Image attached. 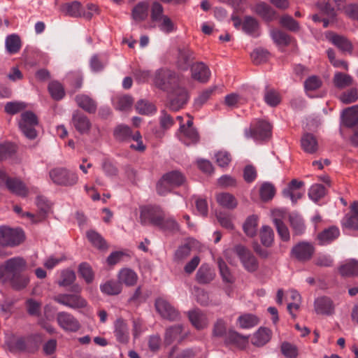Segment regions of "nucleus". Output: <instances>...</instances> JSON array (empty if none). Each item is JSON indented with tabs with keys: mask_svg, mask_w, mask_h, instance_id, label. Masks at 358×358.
Here are the masks:
<instances>
[{
	"mask_svg": "<svg viewBox=\"0 0 358 358\" xmlns=\"http://www.w3.org/2000/svg\"><path fill=\"white\" fill-rule=\"evenodd\" d=\"M238 322L242 328L249 329L257 325L259 320L256 316L251 314H247L240 316L238 317Z\"/></svg>",
	"mask_w": 358,
	"mask_h": 358,
	"instance_id": "13d9d810",
	"label": "nucleus"
},
{
	"mask_svg": "<svg viewBox=\"0 0 358 358\" xmlns=\"http://www.w3.org/2000/svg\"><path fill=\"white\" fill-rule=\"evenodd\" d=\"M270 55L271 54L267 50L259 48L254 50L251 53V58L255 64L259 65L266 62Z\"/></svg>",
	"mask_w": 358,
	"mask_h": 358,
	"instance_id": "49530a36",
	"label": "nucleus"
},
{
	"mask_svg": "<svg viewBox=\"0 0 358 358\" xmlns=\"http://www.w3.org/2000/svg\"><path fill=\"white\" fill-rule=\"evenodd\" d=\"M164 181L172 187H175L183 185L185 177L178 171H172L164 175Z\"/></svg>",
	"mask_w": 358,
	"mask_h": 358,
	"instance_id": "7c9ffc66",
	"label": "nucleus"
},
{
	"mask_svg": "<svg viewBox=\"0 0 358 358\" xmlns=\"http://www.w3.org/2000/svg\"><path fill=\"white\" fill-rule=\"evenodd\" d=\"M133 101V99L129 95L120 96L117 99L115 108L119 110H127L131 107Z\"/></svg>",
	"mask_w": 358,
	"mask_h": 358,
	"instance_id": "0e129e2a",
	"label": "nucleus"
},
{
	"mask_svg": "<svg viewBox=\"0 0 358 358\" xmlns=\"http://www.w3.org/2000/svg\"><path fill=\"white\" fill-rule=\"evenodd\" d=\"M136 109L141 115H149L155 110V108L152 103L143 100L136 103Z\"/></svg>",
	"mask_w": 358,
	"mask_h": 358,
	"instance_id": "774afa93",
	"label": "nucleus"
},
{
	"mask_svg": "<svg viewBox=\"0 0 358 358\" xmlns=\"http://www.w3.org/2000/svg\"><path fill=\"white\" fill-rule=\"evenodd\" d=\"M155 306L158 313L164 319L170 322H177L181 319L180 312L164 298L157 299Z\"/></svg>",
	"mask_w": 358,
	"mask_h": 358,
	"instance_id": "0eeeda50",
	"label": "nucleus"
},
{
	"mask_svg": "<svg viewBox=\"0 0 358 358\" xmlns=\"http://www.w3.org/2000/svg\"><path fill=\"white\" fill-rule=\"evenodd\" d=\"M251 9L266 22H271L275 18V11L265 2L257 3Z\"/></svg>",
	"mask_w": 358,
	"mask_h": 358,
	"instance_id": "f3484780",
	"label": "nucleus"
},
{
	"mask_svg": "<svg viewBox=\"0 0 358 358\" xmlns=\"http://www.w3.org/2000/svg\"><path fill=\"white\" fill-rule=\"evenodd\" d=\"M271 338L270 331L266 328H260L252 338V343L257 346L265 345Z\"/></svg>",
	"mask_w": 358,
	"mask_h": 358,
	"instance_id": "c03bdc74",
	"label": "nucleus"
},
{
	"mask_svg": "<svg viewBox=\"0 0 358 358\" xmlns=\"http://www.w3.org/2000/svg\"><path fill=\"white\" fill-rule=\"evenodd\" d=\"M271 35L274 42L278 45L287 46L291 43L290 36L282 31L273 30Z\"/></svg>",
	"mask_w": 358,
	"mask_h": 358,
	"instance_id": "8fccbe9b",
	"label": "nucleus"
},
{
	"mask_svg": "<svg viewBox=\"0 0 358 358\" xmlns=\"http://www.w3.org/2000/svg\"><path fill=\"white\" fill-rule=\"evenodd\" d=\"M165 212L158 206H143L140 207V222L143 225L150 224L157 227L163 221Z\"/></svg>",
	"mask_w": 358,
	"mask_h": 358,
	"instance_id": "20e7f679",
	"label": "nucleus"
},
{
	"mask_svg": "<svg viewBox=\"0 0 358 358\" xmlns=\"http://www.w3.org/2000/svg\"><path fill=\"white\" fill-rule=\"evenodd\" d=\"M54 300L73 309L84 308L87 306V301L78 294H59L55 296Z\"/></svg>",
	"mask_w": 358,
	"mask_h": 358,
	"instance_id": "6e6552de",
	"label": "nucleus"
},
{
	"mask_svg": "<svg viewBox=\"0 0 358 358\" xmlns=\"http://www.w3.org/2000/svg\"><path fill=\"white\" fill-rule=\"evenodd\" d=\"M247 341V338L234 331H229L226 334L225 343L227 344H234L238 347L243 346Z\"/></svg>",
	"mask_w": 358,
	"mask_h": 358,
	"instance_id": "09e8293b",
	"label": "nucleus"
},
{
	"mask_svg": "<svg viewBox=\"0 0 358 358\" xmlns=\"http://www.w3.org/2000/svg\"><path fill=\"white\" fill-rule=\"evenodd\" d=\"M194 59L193 52L188 48H178V66L182 70H187L189 63Z\"/></svg>",
	"mask_w": 358,
	"mask_h": 358,
	"instance_id": "bb28decb",
	"label": "nucleus"
},
{
	"mask_svg": "<svg viewBox=\"0 0 358 358\" xmlns=\"http://www.w3.org/2000/svg\"><path fill=\"white\" fill-rule=\"evenodd\" d=\"M51 180L57 185L63 187H72L77 184L78 176L64 167H55L49 171Z\"/></svg>",
	"mask_w": 358,
	"mask_h": 358,
	"instance_id": "7ed1b4c3",
	"label": "nucleus"
},
{
	"mask_svg": "<svg viewBox=\"0 0 358 358\" xmlns=\"http://www.w3.org/2000/svg\"><path fill=\"white\" fill-rule=\"evenodd\" d=\"M17 145L11 142H4L0 144V161L11 158L17 152Z\"/></svg>",
	"mask_w": 358,
	"mask_h": 358,
	"instance_id": "4c0bfd02",
	"label": "nucleus"
},
{
	"mask_svg": "<svg viewBox=\"0 0 358 358\" xmlns=\"http://www.w3.org/2000/svg\"><path fill=\"white\" fill-rule=\"evenodd\" d=\"M113 134L116 140L124 141L131 138V131L127 126L119 125L115 129Z\"/></svg>",
	"mask_w": 358,
	"mask_h": 358,
	"instance_id": "864d4df0",
	"label": "nucleus"
},
{
	"mask_svg": "<svg viewBox=\"0 0 358 358\" xmlns=\"http://www.w3.org/2000/svg\"><path fill=\"white\" fill-rule=\"evenodd\" d=\"M149 5L146 2H139L131 10V17L137 22L144 21L148 16Z\"/></svg>",
	"mask_w": 358,
	"mask_h": 358,
	"instance_id": "cd10ccee",
	"label": "nucleus"
},
{
	"mask_svg": "<svg viewBox=\"0 0 358 358\" xmlns=\"http://www.w3.org/2000/svg\"><path fill=\"white\" fill-rule=\"evenodd\" d=\"M352 82L353 79L350 75L341 72L336 73L333 78V83L338 89L348 87L352 85Z\"/></svg>",
	"mask_w": 358,
	"mask_h": 358,
	"instance_id": "c9c22d12",
	"label": "nucleus"
},
{
	"mask_svg": "<svg viewBox=\"0 0 358 358\" xmlns=\"http://www.w3.org/2000/svg\"><path fill=\"white\" fill-rule=\"evenodd\" d=\"M264 101L268 106L275 107L280 103L281 98L274 90H267L264 94Z\"/></svg>",
	"mask_w": 358,
	"mask_h": 358,
	"instance_id": "4d7b16f0",
	"label": "nucleus"
},
{
	"mask_svg": "<svg viewBox=\"0 0 358 358\" xmlns=\"http://www.w3.org/2000/svg\"><path fill=\"white\" fill-rule=\"evenodd\" d=\"M275 194V187L270 183H264L260 188V196L263 201L271 200Z\"/></svg>",
	"mask_w": 358,
	"mask_h": 358,
	"instance_id": "680f3d73",
	"label": "nucleus"
},
{
	"mask_svg": "<svg viewBox=\"0 0 358 358\" xmlns=\"http://www.w3.org/2000/svg\"><path fill=\"white\" fill-rule=\"evenodd\" d=\"M301 145L304 152L311 155L317 152L319 149L316 137L310 133H306L301 136Z\"/></svg>",
	"mask_w": 358,
	"mask_h": 358,
	"instance_id": "aec40b11",
	"label": "nucleus"
},
{
	"mask_svg": "<svg viewBox=\"0 0 358 358\" xmlns=\"http://www.w3.org/2000/svg\"><path fill=\"white\" fill-rule=\"evenodd\" d=\"M76 280V274L71 270H64L61 273V278L59 281L60 286L66 287L71 285Z\"/></svg>",
	"mask_w": 358,
	"mask_h": 358,
	"instance_id": "bf43d9fd",
	"label": "nucleus"
},
{
	"mask_svg": "<svg viewBox=\"0 0 358 358\" xmlns=\"http://www.w3.org/2000/svg\"><path fill=\"white\" fill-rule=\"evenodd\" d=\"M177 73L167 68L157 70L153 76V83L158 89L169 92L175 89L178 83Z\"/></svg>",
	"mask_w": 358,
	"mask_h": 358,
	"instance_id": "f03ea898",
	"label": "nucleus"
},
{
	"mask_svg": "<svg viewBox=\"0 0 358 358\" xmlns=\"http://www.w3.org/2000/svg\"><path fill=\"white\" fill-rule=\"evenodd\" d=\"M244 268L249 272H253L258 267L255 257L248 248H234Z\"/></svg>",
	"mask_w": 358,
	"mask_h": 358,
	"instance_id": "9d476101",
	"label": "nucleus"
},
{
	"mask_svg": "<svg viewBox=\"0 0 358 358\" xmlns=\"http://www.w3.org/2000/svg\"><path fill=\"white\" fill-rule=\"evenodd\" d=\"M290 226L296 235L302 234L306 229L303 219L297 214H291L289 216Z\"/></svg>",
	"mask_w": 358,
	"mask_h": 358,
	"instance_id": "79ce46f5",
	"label": "nucleus"
},
{
	"mask_svg": "<svg viewBox=\"0 0 358 358\" xmlns=\"http://www.w3.org/2000/svg\"><path fill=\"white\" fill-rule=\"evenodd\" d=\"M192 78L202 83H207L210 76V71L203 62H196L191 66Z\"/></svg>",
	"mask_w": 358,
	"mask_h": 358,
	"instance_id": "ddd939ff",
	"label": "nucleus"
},
{
	"mask_svg": "<svg viewBox=\"0 0 358 358\" xmlns=\"http://www.w3.org/2000/svg\"><path fill=\"white\" fill-rule=\"evenodd\" d=\"M101 291L108 295H117L122 291V285L120 282L115 280H108L101 285Z\"/></svg>",
	"mask_w": 358,
	"mask_h": 358,
	"instance_id": "ea45409f",
	"label": "nucleus"
},
{
	"mask_svg": "<svg viewBox=\"0 0 358 358\" xmlns=\"http://www.w3.org/2000/svg\"><path fill=\"white\" fill-rule=\"evenodd\" d=\"M326 38L343 52L352 54L354 47L347 37L329 31L327 33Z\"/></svg>",
	"mask_w": 358,
	"mask_h": 358,
	"instance_id": "9b49d317",
	"label": "nucleus"
},
{
	"mask_svg": "<svg viewBox=\"0 0 358 358\" xmlns=\"http://www.w3.org/2000/svg\"><path fill=\"white\" fill-rule=\"evenodd\" d=\"M114 336L117 342L127 344L130 338L129 327L122 318H118L114 323Z\"/></svg>",
	"mask_w": 358,
	"mask_h": 358,
	"instance_id": "f8f14e48",
	"label": "nucleus"
},
{
	"mask_svg": "<svg viewBox=\"0 0 358 358\" xmlns=\"http://www.w3.org/2000/svg\"><path fill=\"white\" fill-rule=\"evenodd\" d=\"M117 277L121 285L124 284L128 287L135 285L138 278L137 273L129 268L121 269L118 273Z\"/></svg>",
	"mask_w": 358,
	"mask_h": 358,
	"instance_id": "b1692460",
	"label": "nucleus"
},
{
	"mask_svg": "<svg viewBox=\"0 0 358 358\" xmlns=\"http://www.w3.org/2000/svg\"><path fill=\"white\" fill-rule=\"evenodd\" d=\"M216 200L220 206L230 210L236 208L238 205V201L235 196L227 192L217 194Z\"/></svg>",
	"mask_w": 358,
	"mask_h": 358,
	"instance_id": "2f4dec72",
	"label": "nucleus"
},
{
	"mask_svg": "<svg viewBox=\"0 0 358 358\" xmlns=\"http://www.w3.org/2000/svg\"><path fill=\"white\" fill-rule=\"evenodd\" d=\"M157 227L163 231L172 234L176 233L180 230L178 223L173 217H166L165 214L163 216V221L161 222V224Z\"/></svg>",
	"mask_w": 358,
	"mask_h": 358,
	"instance_id": "58836bf2",
	"label": "nucleus"
},
{
	"mask_svg": "<svg viewBox=\"0 0 358 358\" xmlns=\"http://www.w3.org/2000/svg\"><path fill=\"white\" fill-rule=\"evenodd\" d=\"M339 234V229L336 227L333 226L326 229L317 235L319 243L320 245L329 244L332 241L336 239Z\"/></svg>",
	"mask_w": 358,
	"mask_h": 358,
	"instance_id": "c85d7f7f",
	"label": "nucleus"
},
{
	"mask_svg": "<svg viewBox=\"0 0 358 358\" xmlns=\"http://www.w3.org/2000/svg\"><path fill=\"white\" fill-rule=\"evenodd\" d=\"M78 275L84 279L87 284H91L94 279V272L92 266L87 262H83L79 264Z\"/></svg>",
	"mask_w": 358,
	"mask_h": 358,
	"instance_id": "f704fd0d",
	"label": "nucleus"
},
{
	"mask_svg": "<svg viewBox=\"0 0 358 358\" xmlns=\"http://www.w3.org/2000/svg\"><path fill=\"white\" fill-rule=\"evenodd\" d=\"M259 238L264 246H270L274 240V232L271 227L262 226L259 231Z\"/></svg>",
	"mask_w": 358,
	"mask_h": 358,
	"instance_id": "37998d69",
	"label": "nucleus"
},
{
	"mask_svg": "<svg viewBox=\"0 0 358 358\" xmlns=\"http://www.w3.org/2000/svg\"><path fill=\"white\" fill-rule=\"evenodd\" d=\"M343 226L349 229L358 231L357 215L347 214L343 218Z\"/></svg>",
	"mask_w": 358,
	"mask_h": 358,
	"instance_id": "338daca9",
	"label": "nucleus"
},
{
	"mask_svg": "<svg viewBox=\"0 0 358 358\" xmlns=\"http://www.w3.org/2000/svg\"><path fill=\"white\" fill-rule=\"evenodd\" d=\"M163 6L159 2H154L151 7V20L152 22H159L165 16Z\"/></svg>",
	"mask_w": 358,
	"mask_h": 358,
	"instance_id": "052dcab7",
	"label": "nucleus"
},
{
	"mask_svg": "<svg viewBox=\"0 0 358 358\" xmlns=\"http://www.w3.org/2000/svg\"><path fill=\"white\" fill-rule=\"evenodd\" d=\"M178 138L185 145L196 144L199 141V134L195 128H185L183 124L180 126Z\"/></svg>",
	"mask_w": 358,
	"mask_h": 358,
	"instance_id": "dca6fc26",
	"label": "nucleus"
},
{
	"mask_svg": "<svg viewBox=\"0 0 358 358\" xmlns=\"http://www.w3.org/2000/svg\"><path fill=\"white\" fill-rule=\"evenodd\" d=\"M6 187L12 193L22 197L28 194V189L24 182L17 178H10L6 181Z\"/></svg>",
	"mask_w": 358,
	"mask_h": 358,
	"instance_id": "a878e982",
	"label": "nucleus"
},
{
	"mask_svg": "<svg viewBox=\"0 0 358 358\" xmlns=\"http://www.w3.org/2000/svg\"><path fill=\"white\" fill-rule=\"evenodd\" d=\"M322 82L317 76L308 77L304 82L305 89L308 91H315L322 86Z\"/></svg>",
	"mask_w": 358,
	"mask_h": 358,
	"instance_id": "69168bd1",
	"label": "nucleus"
},
{
	"mask_svg": "<svg viewBox=\"0 0 358 358\" xmlns=\"http://www.w3.org/2000/svg\"><path fill=\"white\" fill-rule=\"evenodd\" d=\"M280 23L282 27L291 31H298L300 29L299 24L292 17L289 15H283L280 18Z\"/></svg>",
	"mask_w": 358,
	"mask_h": 358,
	"instance_id": "5fc2aeb1",
	"label": "nucleus"
},
{
	"mask_svg": "<svg viewBox=\"0 0 358 358\" xmlns=\"http://www.w3.org/2000/svg\"><path fill=\"white\" fill-rule=\"evenodd\" d=\"M188 317L192 325L197 329H203L208 325L206 315L199 309L189 311Z\"/></svg>",
	"mask_w": 358,
	"mask_h": 358,
	"instance_id": "4be33fe9",
	"label": "nucleus"
},
{
	"mask_svg": "<svg viewBox=\"0 0 358 358\" xmlns=\"http://www.w3.org/2000/svg\"><path fill=\"white\" fill-rule=\"evenodd\" d=\"M314 253V248H292L291 255L301 262L310 259Z\"/></svg>",
	"mask_w": 358,
	"mask_h": 358,
	"instance_id": "e433bc0d",
	"label": "nucleus"
},
{
	"mask_svg": "<svg viewBox=\"0 0 358 358\" xmlns=\"http://www.w3.org/2000/svg\"><path fill=\"white\" fill-rule=\"evenodd\" d=\"M62 11L65 15L73 17H78L83 16L81 4L80 2L76 1L64 4L62 6Z\"/></svg>",
	"mask_w": 358,
	"mask_h": 358,
	"instance_id": "473e14b6",
	"label": "nucleus"
},
{
	"mask_svg": "<svg viewBox=\"0 0 358 358\" xmlns=\"http://www.w3.org/2000/svg\"><path fill=\"white\" fill-rule=\"evenodd\" d=\"M56 319L58 325L66 331L76 332L80 327L78 320L69 313L59 312Z\"/></svg>",
	"mask_w": 358,
	"mask_h": 358,
	"instance_id": "1a4fd4ad",
	"label": "nucleus"
},
{
	"mask_svg": "<svg viewBox=\"0 0 358 358\" xmlns=\"http://www.w3.org/2000/svg\"><path fill=\"white\" fill-rule=\"evenodd\" d=\"M183 330L182 324L173 325L166 329L164 342L166 345H171L174 341L180 342L182 340L181 334Z\"/></svg>",
	"mask_w": 358,
	"mask_h": 358,
	"instance_id": "5701e85b",
	"label": "nucleus"
},
{
	"mask_svg": "<svg viewBox=\"0 0 358 358\" xmlns=\"http://www.w3.org/2000/svg\"><path fill=\"white\" fill-rule=\"evenodd\" d=\"M72 122L80 134L88 133L91 129L92 124L90 119L79 110H76L73 113Z\"/></svg>",
	"mask_w": 358,
	"mask_h": 358,
	"instance_id": "4468645a",
	"label": "nucleus"
},
{
	"mask_svg": "<svg viewBox=\"0 0 358 358\" xmlns=\"http://www.w3.org/2000/svg\"><path fill=\"white\" fill-rule=\"evenodd\" d=\"M325 194L326 189L320 184H315L312 185L308 192L309 197L315 202L324 197Z\"/></svg>",
	"mask_w": 358,
	"mask_h": 358,
	"instance_id": "603ef678",
	"label": "nucleus"
},
{
	"mask_svg": "<svg viewBox=\"0 0 358 358\" xmlns=\"http://www.w3.org/2000/svg\"><path fill=\"white\" fill-rule=\"evenodd\" d=\"M174 97L170 99L167 106L173 111L180 109L187 101L188 94L184 88L178 87L174 90Z\"/></svg>",
	"mask_w": 358,
	"mask_h": 358,
	"instance_id": "2eb2a0df",
	"label": "nucleus"
},
{
	"mask_svg": "<svg viewBox=\"0 0 358 358\" xmlns=\"http://www.w3.org/2000/svg\"><path fill=\"white\" fill-rule=\"evenodd\" d=\"M273 222L282 241H288L290 238V234L289 229L285 224L282 222V220L276 217L273 218Z\"/></svg>",
	"mask_w": 358,
	"mask_h": 358,
	"instance_id": "3c124183",
	"label": "nucleus"
},
{
	"mask_svg": "<svg viewBox=\"0 0 358 358\" xmlns=\"http://www.w3.org/2000/svg\"><path fill=\"white\" fill-rule=\"evenodd\" d=\"M25 239L24 231L20 229L0 227V246H12L22 244Z\"/></svg>",
	"mask_w": 358,
	"mask_h": 358,
	"instance_id": "39448f33",
	"label": "nucleus"
},
{
	"mask_svg": "<svg viewBox=\"0 0 358 358\" xmlns=\"http://www.w3.org/2000/svg\"><path fill=\"white\" fill-rule=\"evenodd\" d=\"M87 238L91 244L94 246H104L106 243L104 238L97 231L90 230L87 231Z\"/></svg>",
	"mask_w": 358,
	"mask_h": 358,
	"instance_id": "e2e57ef3",
	"label": "nucleus"
},
{
	"mask_svg": "<svg viewBox=\"0 0 358 358\" xmlns=\"http://www.w3.org/2000/svg\"><path fill=\"white\" fill-rule=\"evenodd\" d=\"M258 217L255 215H250L243 224V231L249 236H254L257 233Z\"/></svg>",
	"mask_w": 358,
	"mask_h": 358,
	"instance_id": "a18cd8bd",
	"label": "nucleus"
},
{
	"mask_svg": "<svg viewBox=\"0 0 358 358\" xmlns=\"http://www.w3.org/2000/svg\"><path fill=\"white\" fill-rule=\"evenodd\" d=\"M315 310L317 314L330 315L334 312V305L330 298L322 296L315 299Z\"/></svg>",
	"mask_w": 358,
	"mask_h": 358,
	"instance_id": "a211bd4d",
	"label": "nucleus"
},
{
	"mask_svg": "<svg viewBox=\"0 0 358 358\" xmlns=\"http://www.w3.org/2000/svg\"><path fill=\"white\" fill-rule=\"evenodd\" d=\"M196 280L201 284L210 282L214 278V274L208 264H202L196 275Z\"/></svg>",
	"mask_w": 358,
	"mask_h": 358,
	"instance_id": "72a5a7b5",
	"label": "nucleus"
},
{
	"mask_svg": "<svg viewBox=\"0 0 358 358\" xmlns=\"http://www.w3.org/2000/svg\"><path fill=\"white\" fill-rule=\"evenodd\" d=\"M25 261L20 257L8 259L0 265V280L8 282L15 290L25 288L29 282L27 275L23 273L25 270Z\"/></svg>",
	"mask_w": 358,
	"mask_h": 358,
	"instance_id": "f257e3e1",
	"label": "nucleus"
},
{
	"mask_svg": "<svg viewBox=\"0 0 358 358\" xmlns=\"http://www.w3.org/2000/svg\"><path fill=\"white\" fill-rule=\"evenodd\" d=\"M342 120L347 127H355L358 124V106L344 110L342 113Z\"/></svg>",
	"mask_w": 358,
	"mask_h": 358,
	"instance_id": "393cba45",
	"label": "nucleus"
},
{
	"mask_svg": "<svg viewBox=\"0 0 358 358\" xmlns=\"http://www.w3.org/2000/svg\"><path fill=\"white\" fill-rule=\"evenodd\" d=\"M242 30L248 35L257 37L259 36V22L254 17L246 15L243 20Z\"/></svg>",
	"mask_w": 358,
	"mask_h": 358,
	"instance_id": "412c9836",
	"label": "nucleus"
},
{
	"mask_svg": "<svg viewBox=\"0 0 358 358\" xmlns=\"http://www.w3.org/2000/svg\"><path fill=\"white\" fill-rule=\"evenodd\" d=\"M48 91L55 100H61L65 95L63 85L58 81L50 82L48 85Z\"/></svg>",
	"mask_w": 358,
	"mask_h": 358,
	"instance_id": "de8ad7c7",
	"label": "nucleus"
},
{
	"mask_svg": "<svg viewBox=\"0 0 358 358\" xmlns=\"http://www.w3.org/2000/svg\"><path fill=\"white\" fill-rule=\"evenodd\" d=\"M338 270L342 276L350 277L358 275V261L356 259L347 260L339 267Z\"/></svg>",
	"mask_w": 358,
	"mask_h": 358,
	"instance_id": "c756f323",
	"label": "nucleus"
},
{
	"mask_svg": "<svg viewBox=\"0 0 358 358\" xmlns=\"http://www.w3.org/2000/svg\"><path fill=\"white\" fill-rule=\"evenodd\" d=\"M38 121L36 115L31 111H25L21 114V120L19 122V127L27 125H38Z\"/></svg>",
	"mask_w": 358,
	"mask_h": 358,
	"instance_id": "6e6d98bb",
	"label": "nucleus"
},
{
	"mask_svg": "<svg viewBox=\"0 0 358 358\" xmlns=\"http://www.w3.org/2000/svg\"><path fill=\"white\" fill-rule=\"evenodd\" d=\"M271 131L272 126L268 122L259 120L255 124H251L250 128L245 130V136L255 140L264 141L271 136Z\"/></svg>",
	"mask_w": 358,
	"mask_h": 358,
	"instance_id": "423d86ee",
	"label": "nucleus"
},
{
	"mask_svg": "<svg viewBox=\"0 0 358 358\" xmlns=\"http://www.w3.org/2000/svg\"><path fill=\"white\" fill-rule=\"evenodd\" d=\"M75 101L77 105L88 113L94 114L97 109V103L95 100L86 94L76 96Z\"/></svg>",
	"mask_w": 358,
	"mask_h": 358,
	"instance_id": "6ab92c4d",
	"label": "nucleus"
},
{
	"mask_svg": "<svg viewBox=\"0 0 358 358\" xmlns=\"http://www.w3.org/2000/svg\"><path fill=\"white\" fill-rule=\"evenodd\" d=\"M6 48L8 53L15 54L21 48L20 38L16 34H11L6 38Z\"/></svg>",
	"mask_w": 358,
	"mask_h": 358,
	"instance_id": "a19ab883",
	"label": "nucleus"
}]
</instances>
